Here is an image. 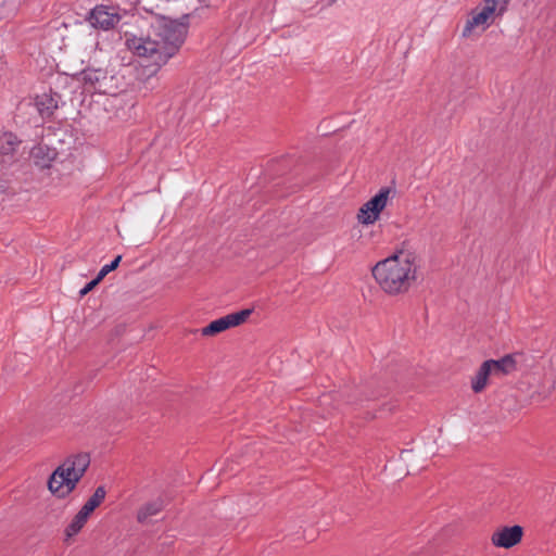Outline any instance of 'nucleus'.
<instances>
[{"mask_svg": "<svg viewBox=\"0 0 556 556\" xmlns=\"http://www.w3.org/2000/svg\"><path fill=\"white\" fill-rule=\"evenodd\" d=\"M188 24L169 17L159 18L151 27L147 38H128L126 45L138 56L147 58L155 71L165 65L185 42Z\"/></svg>", "mask_w": 556, "mask_h": 556, "instance_id": "f257e3e1", "label": "nucleus"}, {"mask_svg": "<svg viewBox=\"0 0 556 556\" xmlns=\"http://www.w3.org/2000/svg\"><path fill=\"white\" fill-rule=\"evenodd\" d=\"M415 253L401 250L378 262L371 269L380 288L391 295L407 292L416 280Z\"/></svg>", "mask_w": 556, "mask_h": 556, "instance_id": "f03ea898", "label": "nucleus"}, {"mask_svg": "<svg viewBox=\"0 0 556 556\" xmlns=\"http://www.w3.org/2000/svg\"><path fill=\"white\" fill-rule=\"evenodd\" d=\"M121 20L119 8L108 4H97L86 16V21L93 28L105 31L115 28Z\"/></svg>", "mask_w": 556, "mask_h": 556, "instance_id": "7ed1b4c3", "label": "nucleus"}, {"mask_svg": "<svg viewBox=\"0 0 556 556\" xmlns=\"http://www.w3.org/2000/svg\"><path fill=\"white\" fill-rule=\"evenodd\" d=\"M392 189L382 187L370 200L363 204L357 213V219L363 225H371L378 220L380 213L387 206Z\"/></svg>", "mask_w": 556, "mask_h": 556, "instance_id": "20e7f679", "label": "nucleus"}, {"mask_svg": "<svg viewBox=\"0 0 556 556\" xmlns=\"http://www.w3.org/2000/svg\"><path fill=\"white\" fill-rule=\"evenodd\" d=\"M81 478L65 471L63 467H58L48 480V488L53 495L64 498L75 490Z\"/></svg>", "mask_w": 556, "mask_h": 556, "instance_id": "39448f33", "label": "nucleus"}, {"mask_svg": "<svg viewBox=\"0 0 556 556\" xmlns=\"http://www.w3.org/2000/svg\"><path fill=\"white\" fill-rule=\"evenodd\" d=\"M252 308H244L236 313L228 314L218 319L211 321L207 326L201 329L204 337L216 336L229 328L240 326L252 314Z\"/></svg>", "mask_w": 556, "mask_h": 556, "instance_id": "423d86ee", "label": "nucleus"}, {"mask_svg": "<svg viewBox=\"0 0 556 556\" xmlns=\"http://www.w3.org/2000/svg\"><path fill=\"white\" fill-rule=\"evenodd\" d=\"M383 395V390H374L370 386L356 388L350 392L341 393L345 403L354 409L369 407V403Z\"/></svg>", "mask_w": 556, "mask_h": 556, "instance_id": "0eeeda50", "label": "nucleus"}, {"mask_svg": "<svg viewBox=\"0 0 556 556\" xmlns=\"http://www.w3.org/2000/svg\"><path fill=\"white\" fill-rule=\"evenodd\" d=\"M523 535L521 526L515 525L511 527H504L502 530L495 531L492 534V543L497 547L510 548L517 545Z\"/></svg>", "mask_w": 556, "mask_h": 556, "instance_id": "6e6552de", "label": "nucleus"}, {"mask_svg": "<svg viewBox=\"0 0 556 556\" xmlns=\"http://www.w3.org/2000/svg\"><path fill=\"white\" fill-rule=\"evenodd\" d=\"M108 78V72L103 68L87 67L78 74V79L84 84L87 90L105 92L102 89V83Z\"/></svg>", "mask_w": 556, "mask_h": 556, "instance_id": "1a4fd4ad", "label": "nucleus"}, {"mask_svg": "<svg viewBox=\"0 0 556 556\" xmlns=\"http://www.w3.org/2000/svg\"><path fill=\"white\" fill-rule=\"evenodd\" d=\"M61 94L50 88L49 92L36 97L35 105L42 118H50L59 108Z\"/></svg>", "mask_w": 556, "mask_h": 556, "instance_id": "9d476101", "label": "nucleus"}, {"mask_svg": "<svg viewBox=\"0 0 556 556\" xmlns=\"http://www.w3.org/2000/svg\"><path fill=\"white\" fill-rule=\"evenodd\" d=\"M492 23L493 22L488 16L482 14L480 7H477L470 11L469 17L467 18L463 28L462 36L464 38H468L471 35L473 28L481 26L482 30H485L492 25Z\"/></svg>", "mask_w": 556, "mask_h": 556, "instance_id": "9b49d317", "label": "nucleus"}, {"mask_svg": "<svg viewBox=\"0 0 556 556\" xmlns=\"http://www.w3.org/2000/svg\"><path fill=\"white\" fill-rule=\"evenodd\" d=\"M485 364L489 365L492 375L506 376L511 374L517 368L516 359L511 354H506L500 359H486Z\"/></svg>", "mask_w": 556, "mask_h": 556, "instance_id": "f8f14e48", "label": "nucleus"}, {"mask_svg": "<svg viewBox=\"0 0 556 556\" xmlns=\"http://www.w3.org/2000/svg\"><path fill=\"white\" fill-rule=\"evenodd\" d=\"M90 465V457L87 453H80L68 457L60 467H63L65 471L73 475L84 477L86 470Z\"/></svg>", "mask_w": 556, "mask_h": 556, "instance_id": "ddd939ff", "label": "nucleus"}, {"mask_svg": "<svg viewBox=\"0 0 556 556\" xmlns=\"http://www.w3.org/2000/svg\"><path fill=\"white\" fill-rule=\"evenodd\" d=\"M58 152L47 144H38L31 149V156L36 165L46 168L55 160Z\"/></svg>", "mask_w": 556, "mask_h": 556, "instance_id": "4468645a", "label": "nucleus"}, {"mask_svg": "<svg viewBox=\"0 0 556 556\" xmlns=\"http://www.w3.org/2000/svg\"><path fill=\"white\" fill-rule=\"evenodd\" d=\"M492 371L485 361L481 364L475 376L471 378V389L475 393H480L488 384Z\"/></svg>", "mask_w": 556, "mask_h": 556, "instance_id": "2eb2a0df", "label": "nucleus"}, {"mask_svg": "<svg viewBox=\"0 0 556 556\" xmlns=\"http://www.w3.org/2000/svg\"><path fill=\"white\" fill-rule=\"evenodd\" d=\"M164 508V502L161 498L144 504L137 513V520L144 523L150 517L157 515Z\"/></svg>", "mask_w": 556, "mask_h": 556, "instance_id": "dca6fc26", "label": "nucleus"}, {"mask_svg": "<svg viewBox=\"0 0 556 556\" xmlns=\"http://www.w3.org/2000/svg\"><path fill=\"white\" fill-rule=\"evenodd\" d=\"M18 143L16 136L12 132H4L0 136V154H12Z\"/></svg>", "mask_w": 556, "mask_h": 556, "instance_id": "f3484780", "label": "nucleus"}, {"mask_svg": "<svg viewBox=\"0 0 556 556\" xmlns=\"http://www.w3.org/2000/svg\"><path fill=\"white\" fill-rule=\"evenodd\" d=\"M87 520H88V518H86L80 513H77L74 516V518L72 519V521L65 528L66 538L70 539V538L78 534L80 532V530L84 528V526L86 525Z\"/></svg>", "mask_w": 556, "mask_h": 556, "instance_id": "a211bd4d", "label": "nucleus"}, {"mask_svg": "<svg viewBox=\"0 0 556 556\" xmlns=\"http://www.w3.org/2000/svg\"><path fill=\"white\" fill-rule=\"evenodd\" d=\"M497 0H483L481 2L480 10L482 11V14L488 16L492 22L495 17H501L502 15H498L500 7L496 3Z\"/></svg>", "mask_w": 556, "mask_h": 556, "instance_id": "6ab92c4d", "label": "nucleus"}, {"mask_svg": "<svg viewBox=\"0 0 556 556\" xmlns=\"http://www.w3.org/2000/svg\"><path fill=\"white\" fill-rule=\"evenodd\" d=\"M106 495V490L103 485H100L96 489L94 493L88 498L86 502L93 509L98 508L101 503L104 501Z\"/></svg>", "mask_w": 556, "mask_h": 556, "instance_id": "aec40b11", "label": "nucleus"}, {"mask_svg": "<svg viewBox=\"0 0 556 556\" xmlns=\"http://www.w3.org/2000/svg\"><path fill=\"white\" fill-rule=\"evenodd\" d=\"M121 261H122V255L115 256L114 260H112L110 264L104 265L99 270V273L97 274V277L102 281L108 274H110L111 271L115 270L118 267Z\"/></svg>", "mask_w": 556, "mask_h": 556, "instance_id": "412c9836", "label": "nucleus"}, {"mask_svg": "<svg viewBox=\"0 0 556 556\" xmlns=\"http://www.w3.org/2000/svg\"><path fill=\"white\" fill-rule=\"evenodd\" d=\"M100 282L101 280L96 276L92 280L85 285V287L79 291V295L85 296L90 291H92Z\"/></svg>", "mask_w": 556, "mask_h": 556, "instance_id": "4be33fe9", "label": "nucleus"}, {"mask_svg": "<svg viewBox=\"0 0 556 556\" xmlns=\"http://www.w3.org/2000/svg\"><path fill=\"white\" fill-rule=\"evenodd\" d=\"M94 511V509L92 507H90L87 503H85L83 505V507L79 509L78 513H80L81 515H84L86 518H89L90 515Z\"/></svg>", "mask_w": 556, "mask_h": 556, "instance_id": "5701e85b", "label": "nucleus"}, {"mask_svg": "<svg viewBox=\"0 0 556 556\" xmlns=\"http://www.w3.org/2000/svg\"><path fill=\"white\" fill-rule=\"evenodd\" d=\"M510 0H497L496 3L500 7L498 15H503L507 11V5Z\"/></svg>", "mask_w": 556, "mask_h": 556, "instance_id": "b1692460", "label": "nucleus"}, {"mask_svg": "<svg viewBox=\"0 0 556 556\" xmlns=\"http://www.w3.org/2000/svg\"><path fill=\"white\" fill-rule=\"evenodd\" d=\"M375 417H376V415L371 414L369 410L366 412L365 418L371 419V418H375Z\"/></svg>", "mask_w": 556, "mask_h": 556, "instance_id": "393cba45", "label": "nucleus"}]
</instances>
